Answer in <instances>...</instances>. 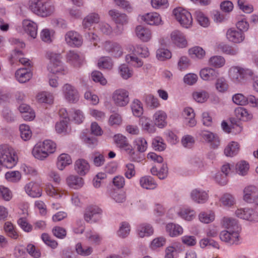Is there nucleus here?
<instances>
[{"label":"nucleus","instance_id":"obj_1","mask_svg":"<svg viewBox=\"0 0 258 258\" xmlns=\"http://www.w3.org/2000/svg\"><path fill=\"white\" fill-rule=\"evenodd\" d=\"M30 9L35 14L42 17H47L54 12L53 5L46 3L45 0H30Z\"/></svg>","mask_w":258,"mask_h":258},{"label":"nucleus","instance_id":"obj_2","mask_svg":"<svg viewBox=\"0 0 258 258\" xmlns=\"http://www.w3.org/2000/svg\"><path fill=\"white\" fill-rule=\"evenodd\" d=\"M229 75L233 82L242 83L252 75V72L249 69L239 67H232L229 71Z\"/></svg>","mask_w":258,"mask_h":258},{"label":"nucleus","instance_id":"obj_3","mask_svg":"<svg viewBox=\"0 0 258 258\" xmlns=\"http://www.w3.org/2000/svg\"><path fill=\"white\" fill-rule=\"evenodd\" d=\"M173 15L181 26L185 28H189L192 23L191 14L181 8H176L173 10Z\"/></svg>","mask_w":258,"mask_h":258},{"label":"nucleus","instance_id":"obj_4","mask_svg":"<svg viewBox=\"0 0 258 258\" xmlns=\"http://www.w3.org/2000/svg\"><path fill=\"white\" fill-rule=\"evenodd\" d=\"M102 210L96 206L88 207L84 214L85 220L90 223L98 222L101 217Z\"/></svg>","mask_w":258,"mask_h":258},{"label":"nucleus","instance_id":"obj_5","mask_svg":"<svg viewBox=\"0 0 258 258\" xmlns=\"http://www.w3.org/2000/svg\"><path fill=\"white\" fill-rule=\"evenodd\" d=\"M62 92L65 99L70 103H76L79 99V94L77 89L67 83L62 87Z\"/></svg>","mask_w":258,"mask_h":258},{"label":"nucleus","instance_id":"obj_6","mask_svg":"<svg viewBox=\"0 0 258 258\" xmlns=\"http://www.w3.org/2000/svg\"><path fill=\"white\" fill-rule=\"evenodd\" d=\"M67 44L72 47H79L83 44L82 36L77 32L69 31L64 35Z\"/></svg>","mask_w":258,"mask_h":258},{"label":"nucleus","instance_id":"obj_7","mask_svg":"<svg viewBox=\"0 0 258 258\" xmlns=\"http://www.w3.org/2000/svg\"><path fill=\"white\" fill-rule=\"evenodd\" d=\"M112 99L116 105L124 106L129 102L128 93L124 89L116 90L113 93Z\"/></svg>","mask_w":258,"mask_h":258},{"label":"nucleus","instance_id":"obj_8","mask_svg":"<svg viewBox=\"0 0 258 258\" xmlns=\"http://www.w3.org/2000/svg\"><path fill=\"white\" fill-rule=\"evenodd\" d=\"M55 54L50 53L48 56L50 57V61L48 65V70L53 74H57L63 71L62 62L55 56Z\"/></svg>","mask_w":258,"mask_h":258},{"label":"nucleus","instance_id":"obj_9","mask_svg":"<svg viewBox=\"0 0 258 258\" xmlns=\"http://www.w3.org/2000/svg\"><path fill=\"white\" fill-rule=\"evenodd\" d=\"M238 231L224 230L220 234V239L229 244H237L239 240Z\"/></svg>","mask_w":258,"mask_h":258},{"label":"nucleus","instance_id":"obj_10","mask_svg":"<svg viewBox=\"0 0 258 258\" xmlns=\"http://www.w3.org/2000/svg\"><path fill=\"white\" fill-rule=\"evenodd\" d=\"M103 46L104 50L114 57H120L122 54V49L116 42L106 41Z\"/></svg>","mask_w":258,"mask_h":258},{"label":"nucleus","instance_id":"obj_11","mask_svg":"<svg viewBox=\"0 0 258 258\" xmlns=\"http://www.w3.org/2000/svg\"><path fill=\"white\" fill-rule=\"evenodd\" d=\"M171 41L179 47H185L187 41L183 34L178 30L173 31L170 34Z\"/></svg>","mask_w":258,"mask_h":258},{"label":"nucleus","instance_id":"obj_12","mask_svg":"<svg viewBox=\"0 0 258 258\" xmlns=\"http://www.w3.org/2000/svg\"><path fill=\"white\" fill-rule=\"evenodd\" d=\"M142 20L150 25H158L162 22L161 17L157 13H147L142 16Z\"/></svg>","mask_w":258,"mask_h":258},{"label":"nucleus","instance_id":"obj_13","mask_svg":"<svg viewBox=\"0 0 258 258\" xmlns=\"http://www.w3.org/2000/svg\"><path fill=\"white\" fill-rule=\"evenodd\" d=\"M67 185L71 188L77 189L84 185L83 179L78 175H71L66 178Z\"/></svg>","mask_w":258,"mask_h":258},{"label":"nucleus","instance_id":"obj_14","mask_svg":"<svg viewBox=\"0 0 258 258\" xmlns=\"http://www.w3.org/2000/svg\"><path fill=\"white\" fill-rule=\"evenodd\" d=\"M89 169L90 165L86 160L79 159L76 161L75 170L80 175H85L89 172Z\"/></svg>","mask_w":258,"mask_h":258},{"label":"nucleus","instance_id":"obj_15","mask_svg":"<svg viewBox=\"0 0 258 258\" xmlns=\"http://www.w3.org/2000/svg\"><path fill=\"white\" fill-rule=\"evenodd\" d=\"M136 33L137 37L143 42H148L152 37L151 30L141 25L137 26Z\"/></svg>","mask_w":258,"mask_h":258},{"label":"nucleus","instance_id":"obj_16","mask_svg":"<svg viewBox=\"0 0 258 258\" xmlns=\"http://www.w3.org/2000/svg\"><path fill=\"white\" fill-rule=\"evenodd\" d=\"M26 193L30 197L37 198L41 196V188L37 183L33 182L27 184L25 187Z\"/></svg>","mask_w":258,"mask_h":258},{"label":"nucleus","instance_id":"obj_17","mask_svg":"<svg viewBox=\"0 0 258 258\" xmlns=\"http://www.w3.org/2000/svg\"><path fill=\"white\" fill-rule=\"evenodd\" d=\"M25 31L33 38H36L37 34V25L33 21L25 20L23 22Z\"/></svg>","mask_w":258,"mask_h":258},{"label":"nucleus","instance_id":"obj_18","mask_svg":"<svg viewBox=\"0 0 258 258\" xmlns=\"http://www.w3.org/2000/svg\"><path fill=\"white\" fill-rule=\"evenodd\" d=\"M108 14L116 24L123 25L128 22L127 16L125 14L119 13L117 10H110Z\"/></svg>","mask_w":258,"mask_h":258},{"label":"nucleus","instance_id":"obj_19","mask_svg":"<svg viewBox=\"0 0 258 258\" xmlns=\"http://www.w3.org/2000/svg\"><path fill=\"white\" fill-rule=\"evenodd\" d=\"M15 75L17 79L20 83H24L30 79L32 74L30 69L21 68L16 71Z\"/></svg>","mask_w":258,"mask_h":258},{"label":"nucleus","instance_id":"obj_20","mask_svg":"<svg viewBox=\"0 0 258 258\" xmlns=\"http://www.w3.org/2000/svg\"><path fill=\"white\" fill-rule=\"evenodd\" d=\"M166 231L170 237H174L181 235L183 230L178 224L169 223L166 225Z\"/></svg>","mask_w":258,"mask_h":258},{"label":"nucleus","instance_id":"obj_21","mask_svg":"<svg viewBox=\"0 0 258 258\" xmlns=\"http://www.w3.org/2000/svg\"><path fill=\"white\" fill-rule=\"evenodd\" d=\"M226 35L228 40L234 43H240L242 42L244 38V36L241 32L237 31L232 28L228 30Z\"/></svg>","mask_w":258,"mask_h":258},{"label":"nucleus","instance_id":"obj_22","mask_svg":"<svg viewBox=\"0 0 258 258\" xmlns=\"http://www.w3.org/2000/svg\"><path fill=\"white\" fill-rule=\"evenodd\" d=\"M200 75L202 79L210 81L216 79L219 75V73L215 69L206 68L201 70Z\"/></svg>","mask_w":258,"mask_h":258},{"label":"nucleus","instance_id":"obj_23","mask_svg":"<svg viewBox=\"0 0 258 258\" xmlns=\"http://www.w3.org/2000/svg\"><path fill=\"white\" fill-rule=\"evenodd\" d=\"M190 196L191 199L198 203H205L208 198L206 191L199 189H194L190 194Z\"/></svg>","mask_w":258,"mask_h":258},{"label":"nucleus","instance_id":"obj_24","mask_svg":"<svg viewBox=\"0 0 258 258\" xmlns=\"http://www.w3.org/2000/svg\"><path fill=\"white\" fill-rule=\"evenodd\" d=\"M258 192V188L254 185H249L243 190V199L247 203H252V200Z\"/></svg>","mask_w":258,"mask_h":258},{"label":"nucleus","instance_id":"obj_25","mask_svg":"<svg viewBox=\"0 0 258 258\" xmlns=\"http://www.w3.org/2000/svg\"><path fill=\"white\" fill-rule=\"evenodd\" d=\"M166 114L164 111L162 110L156 111L153 117L155 125L160 128L164 127L166 124Z\"/></svg>","mask_w":258,"mask_h":258},{"label":"nucleus","instance_id":"obj_26","mask_svg":"<svg viewBox=\"0 0 258 258\" xmlns=\"http://www.w3.org/2000/svg\"><path fill=\"white\" fill-rule=\"evenodd\" d=\"M138 234L140 237H144L152 235L154 233L153 227L149 224H141L138 227Z\"/></svg>","mask_w":258,"mask_h":258},{"label":"nucleus","instance_id":"obj_27","mask_svg":"<svg viewBox=\"0 0 258 258\" xmlns=\"http://www.w3.org/2000/svg\"><path fill=\"white\" fill-rule=\"evenodd\" d=\"M222 226L229 230H235L238 231L239 230V227L237 221L230 217H224L222 222Z\"/></svg>","mask_w":258,"mask_h":258},{"label":"nucleus","instance_id":"obj_28","mask_svg":"<svg viewBox=\"0 0 258 258\" xmlns=\"http://www.w3.org/2000/svg\"><path fill=\"white\" fill-rule=\"evenodd\" d=\"M141 186L147 189H153L156 187L157 184L154 178L150 176L142 177L140 180Z\"/></svg>","mask_w":258,"mask_h":258},{"label":"nucleus","instance_id":"obj_29","mask_svg":"<svg viewBox=\"0 0 258 258\" xmlns=\"http://www.w3.org/2000/svg\"><path fill=\"white\" fill-rule=\"evenodd\" d=\"M230 170V167L229 164L223 165L221 168V171L224 174V175L217 174L215 177L216 181L220 185H224L227 182L226 176Z\"/></svg>","mask_w":258,"mask_h":258},{"label":"nucleus","instance_id":"obj_30","mask_svg":"<svg viewBox=\"0 0 258 258\" xmlns=\"http://www.w3.org/2000/svg\"><path fill=\"white\" fill-rule=\"evenodd\" d=\"M114 141L117 147L123 148L125 150H127L130 148L131 145L129 144L127 138L121 134L115 135Z\"/></svg>","mask_w":258,"mask_h":258},{"label":"nucleus","instance_id":"obj_31","mask_svg":"<svg viewBox=\"0 0 258 258\" xmlns=\"http://www.w3.org/2000/svg\"><path fill=\"white\" fill-rule=\"evenodd\" d=\"M202 136L205 140L212 143L213 148H217L219 146L220 143L219 138L212 133L204 131L202 133Z\"/></svg>","mask_w":258,"mask_h":258},{"label":"nucleus","instance_id":"obj_32","mask_svg":"<svg viewBox=\"0 0 258 258\" xmlns=\"http://www.w3.org/2000/svg\"><path fill=\"white\" fill-rule=\"evenodd\" d=\"M66 59L68 62L75 66H79L81 63L80 56L74 50H70L67 53Z\"/></svg>","mask_w":258,"mask_h":258},{"label":"nucleus","instance_id":"obj_33","mask_svg":"<svg viewBox=\"0 0 258 258\" xmlns=\"http://www.w3.org/2000/svg\"><path fill=\"white\" fill-rule=\"evenodd\" d=\"M72 160L70 155L67 154H61L58 157L57 162V166L59 170H62L64 167L72 163Z\"/></svg>","mask_w":258,"mask_h":258},{"label":"nucleus","instance_id":"obj_34","mask_svg":"<svg viewBox=\"0 0 258 258\" xmlns=\"http://www.w3.org/2000/svg\"><path fill=\"white\" fill-rule=\"evenodd\" d=\"M235 113L238 118L243 121H248L251 120L253 115L249 112L247 109L243 107H238L235 109Z\"/></svg>","mask_w":258,"mask_h":258},{"label":"nucleus","instance_id":"obj_35","mask_svg":"<svg viewBox=\"0 0 258 258\" xmlns=\"http://www.w3.org/2000/svg\"><path fill=\"white\" fill-rule=\"evenodd\" d=\"M177 214L181 218L187 221L192 220L196 216L195 211L190 208L181 209Z\"/></svg>","mask_w":258,"mask_h":258},{"label":"nucleus","instance_id":"obj_36","mask_svg":"<svg viewBox=\"0 0 258 258\" xmlns=\"http://www.w3.org/2000/svg\"><path fill=\"white\" fill-rule=\"evenodd\" d=\"M100 19L98 14L96 13H91L88 15L84 18L83 21V25L85 28H88L93 23H97Z\"/></svg>","mask_w":258,"mask_h":258},{"label":"nucleus","instance_id":"obj_37","mask_svg":"<svg viewBox=\"0 0 258 258\" xmlns=\"http://www.w3.org/2000/svg\"><path fill=\"white\" fill-rule=\"evenodd\" d=\"M239 151V145L237 142H232L224 149V154L226 156H233Z\"/></svg>","mask_w":258,"mask_h":258},{"label":"nucleus","instance_id":"obj_38","mask_svg":"<svg viewBox=\"0 0 258 258\" xmlns=\"http://www.w3.org/2000/svg\"><path fill=\"white\" fill-rule=\"evenodd\" d=\"M194 99L198 103H204L209 98V93L205 90H199L192 93Z\"/></svg>","mask_w":258,"mask_h":258},{"label":"nucleus","instance_id":"obj_39","mask_svg":"<svg viewBox=\"0 0 258 258\" xmlns=\"http://www.w3.org/2000/svg\"><path fill=\"white\" fill-rule=\"evenodd\" d=\"M140 123L143 128L147 131L148 133H153L155 132V128L154 126L151 123V120L149 118L142 116L140 119Z\"/></svg>","mask_w":258,"mask_h":258},{"label":"nucleus","instance_id":"obj_40","mask_svg":"<svg viewBox=\"0 0 258 258\" xmlns=\"http://www.w3.org/2000/svg\"><path fill=\"white\" fill-rule=\"evenodd\" d=\"M36 98L40 103H51L53 101V96L50 93L42 92L37 95Z\"/></svg>","mask_w":258,"mask_h":258},{"label":"nucleus","instance_id":"obj_41","mask_svg":"<svg viewBox=\"0 0 258 258\" xmlns=\"http://www.w3.org/2000/svg\"><path fill=\"white\" fill-rule=\"evenodd\" d=\"M4 228L8 236L15 239L18 237V233L11 222H6Z\"/></svg>","mask_w":258,"mask_h":258},{"label":"nucleus","instance_id":"obj_42","mask_svg":"<svg viewBox=\"0 0 258 258\" xmlns=\"http://www.w3.org/2000/svg\"><path fill=\"white\" fill-rule=\"evenodd\" d=\"M98 66L100 69L110 70L113 66V62L109 57H103L98 61Z\"/></svg>","mask_w":258,"mask_h":258},{"label":"nucleus","instance_id":"obj_43","mask_svg":"<svg viewBox=\"0 0 258 258\" xmlns=\"http://www.w3.org/2000/svg\"><path fill=\"white\" fill-rule=\"evenodd\" d=\"M19 130L21 138L24 141H28L31 138L32 132L28 125L25 124H21Z\"/></svg>","mask_w":258,"mask_h":258},{"label":"nucleus","instance_id":"obj_44","mask_svg":"<svg viewBox=\"0 0 258 258\" xmlns=\"http://www.w3.org/2000/svg\"><path fill=\"white\" fill-rule=\"evenodd\" d=\"M119 73L123 79H127L132 76L133 71L127 64H122L119 67Z\"/></svg>","mask_w":258,"mask_h":258},{"label":"nucleus","instance_id":"obj_45","mask_svg":"<svg viewBox=\"0 0 258 258\" xmlns=\"http://www.w3.org/2000/svg\"><path fill=\"white\" fill-rule=\"evenodd\" d=\"M131 108L133 114L137 117L140 116L143 112V108L141 101L139 100H135L131 105Z\"/></svg>","mask_w":258,"mask_h":258},{"label":"nucleus","instance_id":"obj_46","mask_svg":"<svg viewBox=\"0 0 258 258\" xmlns=\"http://www.w3.org/2000/svg\"><path fill=\"white\" fill-rule=\"evenodd\" d=\"M199 218L201 222L204 223H209L214 221L215 215L213 212H202L199 215Z\"/></svg>","mask_w":258,"mask_h":258},{"label":"nucleus","instance_id":"obj_47","mask_svg":"<svg viewBox=\"0 0 258 258\" xmlns=\"http://www.w3.org/2000/svg\"><path fill=\"white\" fill-rule=\"evenodd\" d=\"M188 52L192 57L203 58L205 55V50L200 46H195L189 49Z\"/></svg>","mask_w":258,"mask_h":258},{"label":"nucleus","instance_id":"obj_48","mask_svg":"<svg viewBox=\"0 0 258 258\" xmlns=\"http://www.w3.org/2000/svg\"><path fill=\"white\" fill-rule=\"evenodd\" d=\"M68 120L69 119L62 120L56 123L55 128L57 133L61 134L68 132L69 131Z\"/></svg>","mask_w":258,"mask_h":258},{"label":"nucleus","instance_id":"obj_49","mask_svg":"<svg viewBox=\"0 0 258 258\" xmlns=\"http://www.w3.org/2000/svg\"><path fill=\"white\" fill-rule=\"evenodd\" d=\"M166 242V239L163 236H159L152 240L150 244V247L152 249H156L164 246Z\"/></svg>","mask_w":258,"mask_h":258},{"label":"nucleus","instance_id":"obj_50","mask_svg":"<svg viewBox=\"0 0 258 258\" xmlns=\"http://www.w3.org/2000/svg\"><path fill=\"white\" fill-rule=\"evenodd\" d=\"M156 56L158 60L164 61L171 57V53L167 49L159 48L156 51Z\"/></svg>","mask_w":258,"mask_h":258},{"label":"nucleus","instance_id":"obj_51","mask_svg":"<svg viewBox=\"0 0 258 258\" xmlns=\"http://www.w3.org/2000/svg\"><path fill=\"white\" fill-rule=\"evenodd\" d=\"M195 15L198 22L201 26L204 27H206L209 26L210 24L209 19L204 13L200 11H197L195 13Z\"/></svg>","mask_w":258,"mask_h":258},{"label":"nucleus","instance_id":"obj_52","mask_svg":"<svg viewBox=\"0 0 258 258\" xmlns=\"http://www.w3.org/2000/svg\"><path fill=\"white\" fill-rule=\"evenodd\" d=\"M244 219L254 222H258V213L252 209L245 208Z\"/></svg>","mask_w":258,"mask_h":258},{"label":"nucleus","instance_id":"obj_53","mask_svg":"<svg viewBox=\"0 0 258 258\" xmlns=\"http://www.w3.org/2000/svg\"><path fill=\"white\" fill-rule=\"evenodd\" d=\"M130 224L126 222H123L121 223L119 229L117 232L118 235L122 238L127 236L130 232Z\"/></svg>","mask_w":258,"mask_h":258},{"label":"nucleus","instance_id":"obj_54","mask_svg":"<svg viewBox=\"0 0 258 258\" xmlns=\"http://www.w3.org/2000/svg\"><path fill=\"white\" fill-rule=\"evenodd\" d=\"M133 51L135 53L140 55L144 58L148 57L150 55L148 47L143 45H136L134 47Z\"/></svg>","mask_w":258,"mask_h":258},{"label":"nucleus","instance_id":"obj_55","mask_svg":"<svg viewBox=\"0 0 258 258\" xmlns=\"http://www.w3.org/2000/svg\"><path fill=\"white\" fill-rule=\"evenodd\" d=\"M136 147L139 153L144 152L147 148V142L143 138H138L135 141Z\"/></svg>","mask_w":258,"mask_h":258},{"label":"nucleus","instance_id":"obj_56","mask_svg":"<svg viewBox=\"0 0 258 258\" xmlns=\"http://www.w3.org/2000/svg\"><path fill=\"white\" fill-rule=\"evenodd\" d=\"M216 88L218 91L220 92H225L228 89V83L224 78H220L217 80L216 84Z\"/></svg>","mask_w":258,"mask_h":258},{"label":"nucleus","instance_id":"obj_57","mask_svg":"<svg viewBox=\"0 0 258 258\" xmlns=\"http://www.w3.org/2000/svg\"><path fill=\"white\" fill-rule=\"evenodd\" d=\"M7 180L13 182L19 181L21 178V174L18 171L7 172L5 174Z\"/></svg>","mask_w":258,"mask_h":258},{"label":"nucleus","instance_id":"obj_58","mask_svg":"<svg viewBox=\"0 0 258 258\" xmlns=\"http://www.w3.org/2000/svg\"><path fill=\"white\" fill-rule=\"evenodd\" d=\"M125 60L128 63H131L135 67H141L143 65V61L139 59L137 56L127 54L125 56Z\"/></svg>","mask_w":258,"mask_h":258},{"label":"nucleus","instance_id":"obj_59","mask_svg":"<svg viewBox=\"0 0 258 258\" xmlns=\"http://www.w3.org/2000/svg\"><path fill=\"white\" fill-rule=\"evenodd\" d=\"M236 169L239 174L244 175L249 169V165L245 161H241L237 163Z\"/></svg>","mask_w":258,"mask_h":258},{"label":"nucleus","instance_id":"obj_60","mask_svg":"<svg viewBox=\"0 0 258 258\" xmlns=\"http://www.w3.org/2000/svg\"><path fill=\"white\" fill-rule=\"evenodd\" d=\"M224 58L221 56H214L209 59V64L217 68L222 67L225 64Z\"/></svg>","mask_w":258,"mask_h":258},{"label":"nucleus","instance_id":"obj_61","mask_svg":"<svg viewBox=\"0 0 258 258\" xmlns=\"http://www.w3.org/2000/svg\"><path fill=\"white\" fill-rule=\"evenodd\" d=\"M233 101L239 105H245L248 104V97H245L242 94H236L232 97Z\"/></svg>","mask_w":258,"mask_h":258},{"label":"nucleus","instance_id":"obj_62","mask_svg":"<svg viewBox=\"0 0 258 258\" xmlns=\"http://www.w3.org/2000/svg\"><path fill=\"white\" fill-rule=\"evenodd\" d=\"M41 239L46 245L52 248H56L58 245L57 242L55 240L52 239L47 233H43L41 235Z\"/></svg>","mask_w":258,"mask_h":258},{"label":"nucleus","instance_id":"obj_63","mask_svg":"<svg viewBox=\"0 0 258 258\" xmlns=\"http://www.w3.org/2000/svg\"><path fill=\"white\" fill-rule=\"evenodd\" d=\"M76 250L78 254L84 256L90 254L92 251L91 247L83 246L80 243L77 244L76 246Z\"/></svg>","mask_w":258,"mask_h":258},{"label":"nucleus","instance_id":"obj_64","mask_svg":"<svg viewBox=\"0 0 258 258\" xmlns=\"http://www.w3.org/2000/svg\"><path fill=\"white\" fill-rule=\"evenodd\" d=\"M220 201L225 206L230 207L234 204V199L230 194H225L220 199Z\"/></svg>","mask_w":258,"mask_h":258}]
</instances>
